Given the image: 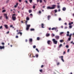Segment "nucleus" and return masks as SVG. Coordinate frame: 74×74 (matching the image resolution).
<instances>
[{
    "label": "nucleus",
    "mask_w": 74,
    "mask_h": 74,
    "mask_svg": "<svg viewBox=\"0 0 74 74\" xmlns=\"http://www.w3.org/2000/svg\"><path fill=\"white\" fill-rule=\"evenodd\" d=\"M52 7H51L50 6H48L47 8V10H53V9H55V7H56V5H52Z\"/></svg>",
    "instance_id": "nucleus-1"
},
{
    "label": "nucleus",
    "mask_w": 74,
    "mask_h": 74,
    "mask_svg": "<svg viewBox=\"0 0 74 74\" xmlns=\"http://www.w3.org/2000/svg\"><path fill=\"white\" fill-rule=\"evenodd\" d=\"M52 41L55 44H57V43H58V41L56 40L55 39H52Z\"/></svg>",
    "instance_id": "nucleus-2"
},
{
    "label": "nucleus",
    "mask_w": 74,
    "mask_h": 74,
    "mask_svg": "<svg viewBox=\"0 0 74 74\" xmlns=\"http://www.w3.org/2000/svg\"><path fill=\"white\" fill-rule=\"evenodd\" d=\"M30 27V25H27V27L26 28V29L27 30H29V28Z\"/></svg>",
    "instance_id": "nucleus-3"
},
{
    "label": "nucleus",
    "mask_w": 74,
    "mask_h": 74,
    "mask_svg": "<svg viewBox=\"0 0 74 74\" xmlns=\"http://www.w3.org/2000/svg\"><path fill=\"white\" fill-rule=\"evenodd\" d=\"M73 35V34H70L69 36V38H68V40L69 41H70L71 40V36Z\"/></svg>",
    "instance_id": "nucleus-4"
},
{
    "label": "nucleus",
    "mask_w": 74,
    "mask_h": 74,
    "mask_svg": "<svg viewBox=\"0 0 74 74\" xmlns=\"http://www.w3.org/2000/svg\"><path fill=\"white\" fill-rule=\"evenodd\" d=\"M52 30H55L56 32H58V30L57 29V28L53 27L51 29Z\"/></svg>",
    "instance_id": "nucleus-5"
},
{
    "label": "nucleus",
    "mask_w": 74,
    "mask_h": 74,
    "mask_svg": "<svg viewBox=\"0 0 74 74\" xmlns=\"http://www.w3.org/2000/svg\"><path fill=\"white\" fill-rule=\"evenodd\" d=\"M33 41V39L32 38H30V39L29 40V43L31 45L32 44V42Z\"/></svg>",
    "instance_id": "nucleus-6"
},
{
    "label": "nucleus",
    "mask_w": 74,
    "mask_h": 74,
    "mask_svg": "<svg viewBox=\"0 0 74 74\" xmlns=\"http://www.w3.org/2000/svg\"><path fill=\"white\" fill-rule=\"evenodd\" d=\"M47 43L49 45H51L52 44V42L51 40H49L47 41Z\"/></svg>",
    "instance_id": "nucleus-7"
},
{
    "label": "nucleus",
    "mask_w": 74,
    "mask_h": 74,
    "mask_svg": "<svg viewBox=\"0 0 74 74\" xmlns=\"http://www.w3.org/2000/svg\"><path fill=\"white\" fill-rule=\"evenodd\" d=\"M61 58V60H62V62H64V60L63 59V56H60L59 57V58Z\"/></svg>",
    "instance_id": "nucleus-8"
},
{
    "label": "nucleus",
    "mask_w": 74,
    "mask_h": 74,
    "mask_svg": "<svg viewBox=\"0 0 74 74\" xmlns=\"http://www.w3.org/2000/svg\"><path fill=\"white\" fill-rule=\"evenodd\" d=\"M19 31L20 32H19L17 34V35H18V34H20L21 36H22V32H20L21 31V30H19Z\"/></svg>",
    "instance_id": "nucleus-9"
},
{
    "label": "nucleus",
    "mask_w": 74,
    "mask_h": 74,
    "mask_svg": "<svg viewBox=\"0 0 74 74\" xmlns=\"http://www.w3.org/2000/svg\"><path fill=\"white\" fill-rule=\"evenodd\" d=\"M4 16L5 17L6 19L7 20L8 19V16H7V14H4Z\"/></svg>",
    "instance_id": "nucleus-10"
},
{
    "label": "nucleus",
    "mask_w": 74,
    "mask_h": 74,
    "mask_svg": "<svg viewBox=\"0 0 74 74\" xmlns=\"http://www.w3.org/2000/svg\"><path fill=\"white\" fill-rule=\"evenodd\" d=\"M12 20L13 21H15L16 20V17L15 16H12Z\"/></svg>",
    "instance_id": "nucleus-11"
},
{
    "label": "nucleus",
    "mask_w": 74,
    "mask_h": 74,
    "mask_svg": "<svg viewBox=\"0 0 74 74\" xmlns=\"http://www.w3.org/2000/svg\"><path fill=\"white\" fill-rule=\"evenodd\" d=\"M5 48V47L4 46H0V49H4Z\"/></svg>",
    "instance_id": "nucleus-12"
},
{
    "label": "nucleus",
    "mask_w": 74,
    "mask_h": 74,
    "mask_svg": "<svg viewBox=\"0 0 74 74\" xmlns=\"http://www.w3.org/2000/svg\"><path fill=\"white\" fill-rule=\"evenodd\" d=\"M4 26L6 29H7L8 28V25H7L5 24L4 25Z\"/></svg>",
    "instance_id": "nucleus-13"
},
{
    "label": "nucleus",
    "mask_w": 74,
    "mask_h": 74,
    "mask_svg": "<svg viewBox=\"0 0 74 74\" xmlns=\"http://www.w3.org/2000/svg\"><path fill=\"white\" fill-rule=\"evenodd\" d=\"M55 38L56 40H58L59 39V36H55Z\"/></svg>",
    "instance_id": "nucleus-14"
},
{
    "label": "nucleus",
    "mask_w": 74,
    "mask_h": 74,
    "mask_svg": "<svg viewBox=\"0 0 74 74\" xmlns=\"http://www.w3.org/2000/svg\"><path fill=\"white\" fill-rule=\"evenodd\" d=\"M67 34H66V36H67V37H69V36H70V35H69V34L70 33V32H69L68 31L67 32Z\"/></svg>",
    "instance_id": "nucleus-15"
},
{
    "label": "nucleus",
    "mask_w": 74,
    "mask_h": 74,
    "mask_svg": "<svg viewBox=\"0 0 74 74\" xmlns=\"http://www.w3.org/2000/svg\"><path fill=\"white\" fill-rule=\"evenodd\" d=\"M66 8L65 7H63L62 8V10L64 11H66Z\"/></svg>",
    "instance_id": "nucleus-16"
},
{
    "label": "nucleus",
    "mask_w": 74,
    "mask_h": 74,
    "mask_svg": "<svg viewBox=\"0 0 74 74\" xmlns=\"http://www.w3.org/2000/svg\"><path fill=\"white\" fill-rule=\"evenodd\" d=\"M50 36V34L49 33H47L46 34V37H49V36Z\"/></svg>",
    "instance_id": "nucleus-17"
},
{
    "label": "nucleus",
    "mask_w": 74,
    "mask_h": 74,
    "mask_svg": "<svg viewBox=\"0 0 74 74\" xmlns=\"http://www.w3.org/2000/svg\"><path fill=\"white\" fill-rule=\"evenodd\" d=\"M42 28H44V24L43 23H42L41 25Z\"/></svg>",
    "instance_id": "nucleus-18"
},
{
    "label": "nucleus",
    "mask_w": 74,
    "mask_h": 74,
    "mask_svg": "<svg viewBox=\"0 0 74 74\" xmlns=\"http://www.w3.org/2000/svg\"><path fill=\"white\" fill-rule=\"evenodd\" d=\"M51 16L50 15H49L47 16V19L48 20H49V19L50 18H51Z\"/></svg>",
    "instance_id": "nucleus-19"
},
{
    "label": "nucleus",
    "mask_w": 74,
    "mask_h": 74,
    "mask_svg": "<svg viewBox=\"0 0 74 74\" xmlns=\"http://www.w3.org/2000/svg\"><path fill=\"white\" fill-rule=\"evenodd\" d=\"M62 47V44H60L58 48H61V47Z\"/></svg>",
    "instance_id": "nucleus-20"
},
{
    "label": "nucleus",
    "mask_w": 74,
    "mask_h": 74,
    "mask_svg": "<svg viewBox=\"0 0 74 74\" xmlns=\"http://www.w3.org/2000/svg\"><path fill=\"white\" fill-rule=\"evenodd\" d=\"M72 24H73V22H72L71 23H69V25H71Z\"/></svg>",
    "instance_id": "nucleus-21"
},
{
    "label": "nucleus",
    "mask_w": 74,
    "mask_h": 74,
    "mask_svg": "<svg viewBox=\"0 0 74 74\" xmlns=\"http://www.w3.org/2000/svg\"><path fill=\"white\" fill-rule=\"evenodd\" d=\"M63 33H64V32H61L60 33V35H62V34H63Z\"/></svg>",
    "instance_id": "nucleus-22"
},
{
    "label": "nucleus",
    "mask_w": 74,
    "mask_h": 74,
    "mask_svg": "<svg viewBox=\"0 0 74 74\" xmlns=\"http://www.w3.org/2000/svg\"><path fill=\"white\" fill-rule=\"evenodd\" d=\"M31 31H34L35 29L34 28H32L30 29Z\"/></svg>",
    "instance_id": "nucleus-23"
},
{
    "label": "nucleus",
    "mask_w": 74,
    "mask_h": 74,
    "mask_svg": "<svg viewBox=\"0 0 74 74\" xmlns=\"http://www.w3.org/2000/svg\"><path fill=\"white\" fill-rule=\"evenodd\" d=\"M29 13H31V12H32V10H29Z\"/></svg>",
    "instance_id": "nucleus-24"
},
{
    "label": "nucleus",
    "mask_w": 74,
    "mask_h": 74,
    "mask_svg": "<svg viewBox=\"0 0 74 74\" xmlns=\"http://www.w3.org/2000/svg\"><path fill=\"white\" fill-rule=\"evenodd\" d=\"M29 18L27 17L26 18V20L27 21H29Z\"/></svg>",
    "instance_id": "nucleus-25"
},
{
    "label": "nucleus",
    "mask_w": 74,
    "mask_h": 74,
    "mask_svg": "<svg viewBox=\"0 0 74 74\" xmlns=\"http://www.w3.org/2000/svg\"><path fill=\"white\" fill-rule=\"evenodd\" d=\"M35 56L36 58H38V55L37 54H36L35 55Z\"/></svg>",
    "instance_id": "nucleus-26"
},
{
    "label": "nucleus",
    "mask_w": 74,
    "mask_h": 74,
    "mask_svg": "<svg viewBox=\"0 0 74 74\" xmlns=\"http://www.w3.org/2000/svg\"><path fill=\"white\" fill-rule=\"evenodd\" d=\"M29 0L30 3H32V1H33V0Z\"/></svg>",
    "instance_id": "nucleus-27"
},
{
    "label": "nucleus",
    "mask_w": 74,
    "mask_h": 74,
    "mask_svg": "<svg viewBox=\"0 0 74 74\" xmlns=\"http://www.w3.org/2000/svg\"><path fill=\"white\" fill-rule=\"evenodd\" d=\"M57 7L58 8H59L60 7V5H58Z\"/></svg>",
    "instance_id": "nucleus-28"
},
{
    "label": "nucleus",
    "mask_w": 74,
    "mask_h": 74,
    "mask_svg": "<svg viewBox=\"0 0 74 74\" xmlns=\"http://www.w3.org/2000/svg\"><path fill=\"white\" fill-rule=\"evenodd\" d=\"M63 41V40H60V42H62Z\"/></svg>",
    "instance_id": "nucleus-29"
},
{
    "label": "nucleus",
    "mask_w": 74,
    "mask_h": 74,
    "mask_svg": "<svg viewBox=\"0 0 74 74\" xmlns=\"http://www.w3.org/2000/svg\"><path fill=\"white\" fill-rule=\"evenodd\" d=\"M58 20H59V21H62V19H61V18H59L58 19Z\"/></svg>",
    "instance_id": "nucleus-30"
},
{
    "label": "nucleus",
    "mask_w": 74,
    "mask_h": 74,
    "mask_svg": "<svg viewBox=\"0 0 74 74\" xmlns=\"http://www.w3.org/2000/svg\"><path fill=\"white\" fill-rule=\"evenodd\" d=\"M37 40H40V38L39 37H38L37 38Z\"/></svg>",
    "instance_id": "nucleus-31"
},
{
    "label": "nucleus",
    "mask_w": 74,
    "mask_h": 74,
    "mask_svg": "<svg viewBox=\"0 0 74 74\" xmlns=\"http://www.w3.org/2000/svg\"><path fill=\"white\" fill-rule=\"evenodd\" d=\"M16 16V14H13L12 15V16Z\"/></svg>",
    "instance_id": "nucleus-32"
},
{
    "label": "nucleus",
    "mask_w": 74,
    "mask_h": 74,
    "mask_svg": "<svg viewBox=\"0 0 74 74\" xmlns=\"http://www.w3.org/2000/svg\"><path fill=\"white\" fill-rule=\"evenodd\" d=\"M2 18H3V16H0V20H1L2 19Z\"/></svg>",
    "instance_id": "nucleus-33"
},
{
    "label": "nucleus",
    "mask_w": 74,
    "mask_h": 74,
    "mask_svg": "<svg viewBox=\"0 0 74 74\" xmlns=\"http://www.w3.org/2000/svg\"><path fill=\"white\" fill-rule=\"evenodd\" d=\"M65 47L66 48H69V45H66V46H65Z\"/></svg>",
    "instance_id": "nucleus-34"
},
{
    "label": "nucleus",
    "mask_w": 74,
    "mask_h": 74,
    "mask_svg": "<svg viewBox=\"0 0 74 74\" xmlns=\"http://www.w3.org/2000/svg\"><path fill=\"white\" fill-rule=\"evenodd\" d=\"M69 28H70V29H71V28H72V26L71 25H70L69 26Z\"/></svg>",
    "instance_id": "nucleus-35"
},
{
    "label": "nucleus",
    "mask_w": 74,
    "mask_h": 74,
    "mask_svg": "<svg viewBox=\"0 0 74 74\" xmlns=\"http://www.w3.org/2000/svg\"><path fill=\"white\" fill-rule=\"evenodd\" d=\"M40 72H41V73H42V70L41 69L40 70Z\"/></svg>",
    "instance_id": "nucleus-36"
},
{
    "label": "nucleus",
    "mask_w": 74,
    "mask_h": 74,
    "mask_svg": "<svg viewBox=\"0 0 74 74\" xmlns=\"http://www.w3.org/2000/svg\"><path fill=\"white\" fill-rule=\"evenodd\" d=\"M33 48H36V46L35 45H34L33 46Z\"/></svg>",
    "instance_id": "nucleus-37"
},
{
    "label": "nucleus",
    "mask_w": 74,
    "mask_h": 74,
    "mask_svg": "<svg viewBox=\"0 0 74 74\" xmlns=\"http://www.w3.org/2000/svg\"><path fill=\"white\" fill-rule=\"evenodd\" d=\"M38 12L40 14H41V11H39Z\"/></svg>",
    "instance_id": "nucleus-38"
},
{
    "label": "nucleus",
    "mask_w": 74,
    "mask_h": 74,
    "mask_svg": "<svg viewBox=\"0 0 74 74\" xmlns=\"http://www.w3.org/2000/svg\"><path fill=\"white\" fill-rule=\"evenodd\" d=\"M5 10H3L2 11V12H5Z\"/></svg>",
    "instance_id": "nucleus-39"
},
{
    "label": "nucleus",
    "mask_w": 74,
    "mask_h": 74,
    "mask_svg": "<svg viewBox=\"0 0 74 74\" xmlns=\"http://www.w3.org/2000/svg\"><path fill=\"white\" fill-rule=\"evenodd\" d=\"M9 2V1H8V0H7L6 1V3H8V2Z\"/></svg>",
    "instance_id": "nucleus-40"
},
{
    "label": "nucleus",
    "mask_w": 74,
    "mask_h": 74,
    "mask_svg": "<svg viewBox=\"0 0 74 74\" xmlns=\"http://www.w3.org/2000/svg\"><path fill=\"white\" fill-rule=\"evenodd\" d=\"M35 8H36V6L35 5H34L33 6V8L34 9H35Z\"/></svg>",
    "instance_id": "nucleus-41"
},
{
    "label": "nucleus",
    "mask_w": 74,
    "mask_h": 74,
    "mask_svg": "<svg viewBox=\"0 0 74 74\" xmlns=\"http://www.w3.org/2000/svg\"><path fill=\"white\" fill-rule=\"evenodd\" d=\"M52 37H54L55 36V34H52Z\"/></svg>",
    "instance_id": "nucleus-42"
},
{
    "label": "nucleus",
    "mask_w": 74,
    "mask_h": 74,
    "mask_svg": "<svg viewBox=\"0 0 74 74\" xmlns=\"http://www.w3.org/2000/svg\"><path fill=\"white\" fill-rule=\"evenodd\" d=\"M3 28V26H1L0 27V29H2Z\"/></svg>",
    "instance_id": "nucleus-43"
},
{
    "label": "nucleus",
    "mask_w": 74,
    "mask_h": 74,
    "mask_svg": "<svg viewBox=\"0 0 74 74\" xmlns=\"http://www.w3.org/2000/svg\"><path fill=\"white\" fill-rule=\"evenodd\" d=\"M59 64H60V62H58L57 64V65L58 66L59 65Z\"/></svg>",
    "instance_id": "nucleus-44"
},
{
    "label": "nucleus",
    "mask_w": 74,
    "mask_h": 74,
    "mask_svg": "<svg viewBox=\"0 0 74 74\" xmlns=\"http://www.w3.org/2000/svg\"><path fill=\"white\" fill-rule=\"evenodd\" d=\"M36 50L38 52H39V51H38V49H36Z\"/></svg>",
    "instance_id": "nucleus-45"
},
{
    "label": "nucleus",
    "mask_w": 74,
    "mask_h": 74,
    "mask_svg": "<svg viewBox=\"0 0 74 74\" xmlns=\"http://www.w3.org/2000/svg\"><path fill=\"white\" fill-rule=\"evenodd\" d=\"M27 21H25V25H27Z\"/></svg>",
    "instance_id": "nucleus-46"
},
{
    "label": "nucleus",
    "mask_w": 74,
    "mask_h": 74,
    "mask_svg": "<svg viewBox=\"0 0 74 74\" xmlns=\"http://www.w3.org/2000/svg\"><path fill=\"white\" fill-rule=\"evenodd\" d=\"M18 36H16V38H18Z\"/></svg>",
    "instance_id": "nucleus-47"
},
{
    "label": "nucleus",
    "mask_w": 74,
    "mask_h": 74,
    "mask_svg": "<svg viewBox=\"0 0 74 74\" xmlns=\"http://www.w3.org/2000/svg\"><path fill=\"white\" fill-rule=\"evenodd\" d=\"M25 3H27V4L28 3V2H27V0L25 1Z\"/></svg>",
    "instance_id": "nucleus-48"
},
{
    "label": "nucleus",
    "mask_w": 74,
    "mask_h": 74,
    "mask_svg": "<svg viewBox=\"0 0 74 74\" xmlns=\"http://www.w3.org/2000/svg\"><path fill=\"white\" fill-rule=\"evenodd\" d=\"M43 67H44V65H42L41 66V68H43Z\"/></svg>",
    "instance_id": "nucleus-49"
},
{
    "label": "nucleus",
    "mask_w": 74,
    "mask_h": 74,
    "mask_svg": "<svg viewBox=\"0 0 74 74\" xmlns=\"http://www.w3.org/2000/svg\"><path fill=\"white\" fill-rule=\"evenodd\" d=\"M57 11H57V10H55V12L56 13V12H57Z\"/></svg>",
    "instance_id": "nucleus-50"
},
{
    "label": "nucleus",
    "mask_w": 74,
    "mask_h": 74,
    "mask_svg": "<svg viewBox=\"0 0 74 74\" xmlns=\"http://www.w3.org/2000/svg\"><path fill=\"white\" fill-rule=\"evenodd\" d=\"M40 0H37V3H38V2H39L40 1Z\"/></svg>",
    "instance_id": "nucleus-51"
},
{
    "label": "nucleus",
    "mask_w": 74,
    "mask_h": 74,
    "mask_svg": "<svg viewBox=\"0 0 74 74\" xmlns=\"http://www.w3.org/2000/svg\"><path fill=\"white\" fill-rule=\"evenodd\" d=\"M1 44H2V45H4V44H5L4 42H2Z\"/></svg>",
    "instance_id": "nucleus-52"
},
{
    "label": "nucleus",
    "mask_w": 74,
    "mask_h": 74,
    "mask_svg": "<svg viewBox=\"0 0 74 74\" xmlns=\"http://www.w3.org/2000/svg\"><path fill=\"white\" fill-rule=\"evenodd\" d=\"M69 51H70V49H68L67 51V52H69Z\"/></svg>",
    "instance_id": "nucleus-53"
},
{
    "label": "nucleus",
    "mask_w": 74,
    "mask_h": 74,
    "mask_svg": "<svg viewBox=\"0 0 74 74\" xmlns=\"http://www.w3.org/2000/svg\"><path fill=\"white\" fill-rule=\"evenodd\" d=\"M42 0H40V3H42Z\"/></svg>",
    "instance_id": "nucleus-54"
},
{
    "label": "nucleus",
    "mask_w": 74,
    "mask_h": 74,
    "mask_svg": "<svg viewBox=\"0 0 74 74\" xmlns=\"http://www.w3.org/2000/svg\"><path fill=\"white\" fill-rule=\"evenodd\" d=\"M17 7V5H14V7L15 8H16Z\"/></svg>",
    "instance_id": "nucleus-55"
},
{
    "label": "nucleus",
    "mask_w": 74,
    "mask_h": 74,
    "mask_svg": "<svg viewBox=\"0 0 74 74\" xmlns=\"http://www.w3.org/2000/svg\"><path fill=\"white\" fill-rule=\"evenodd\" d=\"M9 33H10V32L8 31L6 33L7 34H9Z\"/></svg>",
    "instance_id": "nucleus-56"
},
{
    "label": "nucleus",
    "mask_w": 74,
    "mask_h": 74,
    "mask_svg": "<svg viewBox=\"0 0 74 74\" xmlns=\"http://www.w3.org/2000/svg\"><path fill=\"white\" fill-rule=\"evenodd\" d=\"M19 2H22V0H19Z\"/></svg>",
    "instance_id": "nucleus-57"
},
{
    "label": "nucleus",
    "mask_w": 74,
    "mask_h": 74,
    "mask_svg": "<svg viewBox=\"0 0 74 74\" xmlns=\"http://www.w3.org/2000/svg\"><path fill=\"white\" fill-rule=\"evenodd\" d=\"M64 54H66V53L65 52V51H64L63 52V55H64Z\"/></svg>",
    "instance_id": "nucleus-58"
},
{
    "label": "nucleus",
    "mask_w": 74,
    "mask_h": 74,
    "mask_svg": "<svg viewBox=\"0 0 74 74\" xmlns=\"http://www.w3.org/2000/svg\"><path fill=\"white\" fill-rule=\"evenodd\" d=\"M58 12H60V9L58 10Z\"/></svg>",
    "instance_id": "nucleus-59"
},
{
    "label": "nucleus",
    "mask_w": 74,
    "mask_h": 74,
    "mask_svg": "<svg viewBox=\"0 0 74 74\" xmlns=\"http://www.w3.org/2000/svg\"><path fill=\"white\" fill-rule=\"evenodd\" d=\"M13 25H10V27H13Z\"/></svg>",
    "instance_id": "nucleus-60"
},
{
    "label": "nucleus",
    "mask_w": 74,
    "mask_h": 74,
    "mask_svg": "<svg viewBox=\"0 0 74 74\" xmlns=\"http://www.w3.org/2000/svg\"><path fill=\"white\" fill-rule=\"evenodd\" d=\"M43 1L45 3H46V0H43Z\"/></svg>",
    "instance_id": "nucleus-61"
},
{
    "label": "nucleus",
    "mask_w": 74,
    "mask_h": 74,
    "mask_svg": "<svg viewBox=\"0 0 74 74\" xmlns=\"http://www.w3.org/2000/svg\"><path fill=\"white\" fill-rule=\"evenodd\" d=\"M51 27L49 28V30H51Z\"/></svg>",
    "instance_id": "nucleus-62"
},
{
    "label": "nucleus",
    "mask_w": 74,
    "mask_h": 74,
    "mask_svg": "<svg viewBox=\"0 0 74 74\" xmlns=\"http://www.w3.org/2000/svg\"><path fill=\"white\" fill-rule=\"evenodd\" d=\"M57 4H58V5H59V4H60V3H57Z\"/></svg>",
    "instance_id": "nucleus-63"
},
{
    "label": "nucleus",
    "mask_w": 74,
    "mask_h": 74,
    "mask_svg": "<svg viewBox=\"0 0 74 74\" xmlns=\"http://www.w3.org/2000/svg\"><path fill=\"white\" fill-rule=\"evenodd\" d=\"M27 39H26L25 40V42H27Z\"/></svg>",
    "instance_id": "nucleus-64"
}]
</instances>
